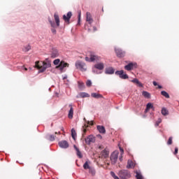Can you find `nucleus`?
I'll return each mask as SVG.
<instances>
[{"label": "nucleus", "instance_id": "obj_37", "mask_svg": "<svg viewBox=\"0 0 179 179\" xmlns=\"http://www.w3.org/2000/svg\"><path fill=\"white\" fill-rule=\"evenodd\" d=\"M54 65H59L61 64V60L59 59H56L53 61Z\"/></svg>", "mask_w": 179, "mask_h": 179}, {"label": "nucleus", "instance_id": "obj_18", "mask_svg": "<svg viewBox=\"0 0 179 179\" xmlns=\"http://www.w3.org/2000/svg\"><path fill=\"white\" fill-rule=\"evenodd\" d=\"M114 72H115V71L113 67H108L105 70V73L106 75H113V73H114Z\"/></svg>", "mask_w": 179, "mask_h": 179}, {"label": "nucleus", "instance_id": "obj_34", "mask_svg": "<svg viewBox=\"0 0 179 179\" xmlns=\"http://www.w3.org/2000/svg\"><path fill=\"white\" fill-rule=\"evenodd\" d=\"M30 50H31V47L29 45L24 46L23 48V51H24L25 52H27V51H30Z\"/></svg>", "mask_w": 179, "mask_h": 179}, {"label": "nucleus", "instance_id": "obj_31", "mask_svg": "<svg viewBox=\"0 0 179 179\" xmlns=\"http://www.w3.org/2000/svg\"><path fill=\"white\" fill-rule=\"evenodd\" d=\"M161 94L164 96V97H166V99H170V95L166 91H162Z\"/></svg>", "mask_w": 179, "mask_h": 179}, {"label": "nucleus", "instance_id": "obj_15", "mask_svg": "<svg viewBox=\"0 0 179 179\" xmlns=\"http://www.w3.org/2000/svg\"><path fill=\"white\" fill-rule=\"evenodd\" d=\"M86 20L90 24L93 23V18L92 17V14L90 12H87L86 13Z\"/></svg>", "mask_w": 179, "mask_h": 179}, {"label": "nucleus", "instance_id": "obj_1", "mask_svg": "<svg viewBox=\"0 0 179 179\" xmlns=\"http://www.w3.org/2000/svg\"><path fill=\"white\" fill-rule=\"evenodd\" d=\"M35 66L37 69H39L40 72H44L45 71V69L51 68V61L48 59H45V60L41 62V64L40 62L37 61L35 62Z\"/></svg>", "mask_w": 179, "mask_h": 179}, {"label": "nucleus", "instance_id": "obj_23", "mask_svg": "<svg viewBox=\"0 0 179 179\" xmlns=\"http://www.w3.org/2000/svg\"><path fill=\"white\" fill-rule=\"evenodd\" d=\"M135 167V164L132 161H128L127 169H134Z\"/></svg>", "mask_w": 179, "mask_h": 179}, {"label": "nucleus", "instance_id": "obj_52", "mask_svg": "<svg viewBox=\"0 0 179 179\" xmlns=\"http://www.w3.org/2000/svg\"><path fill=\"white\" fill-rule=\"evenodd\" d=\"M24 71H27V68L24 67Z\"/></svg>", "mask_w": 179, "mask_h": 179}, {"label": "nucleus", "instance_id": "obj_55", "mask_svg": "<svg viewBox=\"0 0 179 179\" xmlns=\"http://www.w3.org/2000/svg\"><path fill=\"white\" fill-rule=\"evenodd\" d=\"M84 121H86V118H84Z\"/></svg>", "mask_w": 179, "mask_h": 179}, {"label": "nucleus", "instance_id": "obj_27", "mask_svg": "<svg viewBox=\"0 0 179 179\" xmlns=\"http://www.w3.org/2000/svg\"><path fill=\"white\" fill-rule=\"evenodd\" d=\"M80 97L85 99V97H90V95L86 92H81L79 94Z\"/></svg>", "mask_w": 179, "mask_h": 179}, {"label": "nucleus", "instance_id": "obj_35", "mask_svg": "<svg viewBox=\"0 0 179 179\" xmlns=\"http://www.w3.org/2000/svg\"><path fill=\"white\" fill-rule=\"evenodd\" d=\"M136 179H143V176H142V174H141V173L139 172H136Z\"/></svg>", "mask_w": 179, "mask_h": 179}, {"label": "nucleus", "instance_id": "obj_2", "mask_svg": "<svg viewBox=\"0 0 179 179\" xmlns=\"http://www.w3.org/2000/svg\"><path fill=\"white\" fill-rule=\"evenodd\" d=\"M76 67L77 69H80L81 72H86L87 71V67L86 66V64L83 62H77L76 63Z\"/></svg>", "mask_w": 179, "mask_h": 179}, {"label": "nucleus", "instance_id": "obj_5", "mask_svg": "<svg viewBox=\"0 0 179 179\" xmlns=\"http://www.w3.org/2000/svg\"><path fill=\"white\" fill-rule=\"evenodd\" d=\"M69 66V64L66 63L64 61L60 62L59 64L56 66V69H59V71H64V68H68Z\"/></svg>", "mask_w": 179, "mask_h": 179}, {"label": "nucleus", "instance_id": "obj_22", "mask_svg": "<svg viewBox=\"0 0 179 179\" xmlns=\"http://www.w3.org/2000/svg\"><path fill=\"white\" fill-rule=\"evenodd\" d=\"M91 96L94 97V99H103V95L97 93H92Z\"/></svg>", "mask_w": 179, "mask_h": 179}, {"label": "nucleus", "instance_id": "obj_39", "mask_svg": "<svg viewBox=\"0 0 179 179\" xmlns=\"http://www.w3.org/2000/svg\"><path fill=\"white\" fill-rule=\"evenodd\" d=\"M173 144V137H169L167 145H172Z\"/></svg>", "mask_w": 179, "mask_h": 179}, {"label": "nucleus", "instance_id": "obj_12", "mask_svg": "<svg viewBox=\"0 0 179 179\" xmlns=\"http://www.w3.org/2000/svg\"><path fill=\"white\" fill-rule=\"evenodd\" d=\"M59 146L63 149H68L69 148V143H68L67 141H62L59 142Z\"/></svg>", "mask_w": 179, "mask_h": 179}, {"label": "nucleus", "instance_id": "obj_30", "mask_svg": "<svg viewBox=\"0 0 179 179\" xmlns=\"http://www.w3.org/2000/svg\"><path fill=\"white\" fill-rule=\"evenodd\" d=\"M142 94L143 96L145 97V99H150V94L146 91H143L142 92Z\"/></svg>", "mask_w": 179, "mask_h": 179}, {"label": "nucleus", "instance_id": "obj_19", "mask_svg": "<svg viewBox=\"0 0 179 179\" xmlns=\"http://www.w3.org/2000/svg\"><path fill=\"white\" fill-rule=\"evenodd\" d=\"M73 148L76 151V155L78 157H79V159H82V157H83V155H82V152H80V150H79V148H78V147H76V145H73Z\"/></svg>", "mask_w": 179, "mask_h": 179}, {"label": "nucleus", "instance_id": "obj_14", "mask_svg": "<svg viewBox=\"0 0 179 179\" xmlns=\"http://www.w3.org/2000/svg\"><path fill=\"white\" fill-rule=\"evenodd\" d=\"M94 61H100V57L94 55V53L90 54V62H94Z\"/></svg>", "mask_w": 179, "mask_h": 179}, {"label": "nucleus", "instance_id": "obj_26", "mask_svg": "<svg viewBox=\"0 0 179 179\" xmlns=\"http://www.w3.org/2000/svg\"><path fill=\"white\" fill-rule=\"evenodd\" d=\"M46 138L48 139V141H55V136L52 134H48L46 136Z\"/></svg>", "mask_w": 179, "mask_h": 179}, {"label": "nucleus", "instance_id": "obj_9", "mask_svg": "<svg viewBox=\"0 0 179 179\" xmlns=\"http://www.w3.org/2000/svg\"><path fill=\"white\" fill-rule=\"evenodd\" d=\"M136 66H138L136 63L131 62L124 66V69H126V71H132V69H134V68H136Z\"/></svg>", "mask_w": 179, "mask_h": 179}, {"label": "nucleus", "instance_id": "obj_46", "mask_svg": "<svg viewBox=\"0 0 179 179\" xmlns=\"http://www.w3.org/2000/svg\"><path fill=\"white\" fill-rule=\"evenodd\" d=\"M87 125H93V122L87 121Z\"/></svg>", "mask_w": 179, "mask_h": 179}, {"label": "nucleus", "instance_id": "obj_54", "mask_svg": "<svg viewBox=\"0 0 179 179\" xmlns=\"http://www.w3.org/2000/svg\"><path fill=\"white\" fill-rule=\"evenodd\" d=\"M62 131H64V127L62 128Z\"/></svg>", "mask_w": 179, "mask_h": 179}, {"label": "nucleus", "instance_id": "obj_33", "mask_svg": "<svg viewBox=\"0 0 179 179\" xmlns=\"http://www.w3.org/2000/svg\"><path fill=\"white\" fill-rule=\"evenodd\" d=\"M89 173L90 174H91L92 176H96V170L93 168H90L89 169Z\"/></svg>", "mask_w": 179, "mask_h": 179}, {"label": "nucleus", "instance_id": "obj_40", "mask_svg": "<svg viewBox=\"0 0 179 179\" xmlns=\"http://www.w3.org/2000/svg\"><path fill=\"white\" fill-rule=\"evenodd\" d=\"M162 123V119H158V120L155 123V127H159V125H160V124Z\"/></svg>", "mask_w": 179, "mask_h": 179}, {"label": "nucleus", "instance_id": "obj_10", "mask_svg": "<svg viewBox=\"0 0 179 179\" xmlns=\"http://www.w3.org/2000/svg\"><path fill=\"white\" fill-rule=\"evenodd\" d=\"M51 58H57L59 57V52L56 48H52L50 52Z\"/></svg>", "mask_w": 179, "mask_h": 179}, {"label": "nucleus", "instance_id": "obj_44", "mask_svg": "<svg viewBox=\"0 0 179 179\" xmlns=\"http://www.w3.org/2000/svg\"><path fill=\"white\" fill-rule=\"evenodd\" d=\"M173 153H174V155H177V153H178V148L176 147L175 148V152Z\"/></svg>", "mask_w": 179, "mask_h": 179}, {"label": "nucleus", "instance_id": "obj_17", "mask_svg": "<svg viewBox=\"0 0 179 179\" xmlns=\"http://www.w3.org/2000/svg\"><path fill=\"white\" fill-rule=\"evenodd\" d=\"M71 17H72V12L71 11L68 12L67 15H63V19L65 22H69V20H71Z\"/></svg>", "mask_w": 179, "mask_h": 179}, {"label": "nucleus", "instance_id": "obj_49", "mask_svg": "<svg viewBox=\"0 0 179 179\" xmlns=\"http://www.w3.org/2000/svg\"><path fill=\"white\" fill-rule=\"evenodd\" d=\"M57 134H59V135H61V132H55V135H57Z\"/></svg>", "mask_w": 179, "mask_h": 179}, {"label": "nucleus", "instance_id": "obj_38", "mask_svg": "<svg viewBox=\"0 0 179 179\" xmlns=\"http://www.w3.org/2000/svg\"><path fill=\"white\" fill-rule=\"evenodd\" d=\"M120 155H121V157H120V162H122V155H124V149L120 148Z\"/></svg>", "mask_w": 179, "mask_h": 179}, {"label": "nucleus", "instance_id": "obj_16", "mask_svg": "<svg viewBox=\"0 0 179 179\" xmlns=\"http://www.w3.org/2000/svg\"><path fill=\"white\" fill-rule=\"evenodd\" d=\"M69 107L70 108L68 114V117L70 120H72L73 118V107H72V104H69Z\"/></svg>", "mask_w": 179, "mask_h": 179}, {"label": "nucleus", "instance_id": "obj_32", "mask_svg": "<svg viewBox=\"0 0 179 179\" xmlns=\"http://www.w3.org/2000/svg\"><path fill=\"white\" fill-rule=\"evenodd\" d=\"M71 136L74 141L76 139V131H75L74 129H71Z\"/></svg>", "mask_w": 179, "mask_h": 179}, {"label": "nucleus", "instance_id": "obj_6", "mask_svg": "<svg viewBox=\"0 0 179 179\" xmlns=\"http://www.w3.org/2000/svg\"><path fill=\"white\" fill-rule=\"evenodd\" d=\"M96 69H99V71H103L104 69V64L103 63H97L94 65V68L93 69L92 71L94 73H99L96 71Z\"/></svg>", "mask_w": 179, "mask_h": 179}, {"label": "nucleus", "instance_id": "obj_47", "mask_svg": "<svg viewBox=\"0 0 179 179\" xmlns=\"http://www.w3.org/2000/svg\"><path fill=\"white\" fill-rule=\"evenodd\" d=\"M80 23V13L78 14V24Z\"/></svg>", "mask_w": 179, "mask_h": 179}, {"label": "nucleus", "instance_id": "obj_28", "mask_svg": "<svg viewBox=\"0 0 179 179\" xmlns=\"http://www.w3.org/2000/svg\"><path fill=\"white\" fill-rule=\"evenodd\" d=\"M161 113L162 115H169V110L166 108H162Z\"/></svg>", "mask_w": 179, "mask_h": 179}, {"label": "nucleus", "instance_id": "obj_50", "mask_svg": "<svg viewBox=\"0 0 179 179\" xmlns=\"http://www.w3.org/2000/svg\"><path fill=\"white\" fill-rule=\"evenodd\" d=\"M162 86L161 85H158V89H162Z\"/></svg>", "mask_w": 179, "mask_h": 179}, {"label": "nucleus", "instance_id": "obj_51", "mask_svg": "<svg viewBox=\"0 0 179 179\" xmlns=\"http://www.w3.org/2000/svg\"><path fill=\"white\" fill-rule=\"evenodd\" d=\"M94 31H96V30H97V29H96V27H94Z\"/></svg>", "mask_w": 179, "mask_h": 179}, {"label": "nucleus", "instance_id": "obj_36", "mask_svg": "<svg viewBox=\"0 0 179 179\" xmlns=\"http://www.w3.org/2000/svg\"><path fill=\"white\" fill-rule=\"evenodd\" d=\"M83 168L85 170H87L90 169V166H89V162H86L84 164H83Z\"/></svg>", "mask_w": 179, "mask_h": 179}, {"label": "nucleus", "instance_id": "obj_8", "mask_svg": "<svg viewBox=\"0 0 179 179\" xmlns=\"http://www.w3.org/2000/svg\"><path fill=\"white\" fill-rule=\"evenodd\" d=\"M85 141L87 145H90V143H94V142H96V138L92 135H90L85 138Z\"/></svg>", "mask_w": 179, "mask_h": 179}, {"label": "nucleus", "instance_id": "obj_4", "mask_svg": "<svg viewBox=\"0 0 179 179\" xmlns=\"http://www.w3.org/2000/svg\"><path fill=\"white\" fill-rule=\"evenodd\" d=\"M54 17H55V20L56 22V24H55V22H54L51 20H49V22L51 24V27H53V28L59 27V16L58 15V14H55Z\"/></svg>", "mask_w": 179, "mask_h": 179}, {"label": "nucleus", "instance_id": "obj_41", "mask_svg": "<svg viewBox=\"0 0 179 179\" xmlns=\"http://www.w3.org/2000/svg\"><path fill=\"white\" fill-rule=\"evenodd\" d=\"M86 85L88 87H90V86H92V81L90 80H87Z\"/></svg>", "mask_w": 179, "mask_h": 179}, {"label": "nucleus", "instance_id": "obj_11", "mask_svg": "<svg viewBox=\"0 0 179 179\" xmlns=\"http://www.w3.org/2000/svg\"><path fill=\"white\" fill-rule=\"evenodd\" d=\"M115 75H118L120 78V79H128V75L124 74L123 70L121 71H117L115 72Z\"/></svg>", "mask_w": 179, "mask_h": 179}, {"label": "nucleus", "instance_id": "obj_3", "mask_svg": "<svg viewBox=\"0 0 179 179\" xmlns=\"http://www.w3.org/2000/svg\"><path fill=\"white\" fill-rule=\"evenodd\" d=\"M118 176L120 178L122 179H127L131 178V173L127 170H121L118 173Z\"/></svg>", "mask_w": 179, "mask_h": 179}, {"label": "nucleus", "instance_id": "obj_29", "mask_svg": "<svg viewBox=\"0 0 179 179\" xmlns=\"http://www.w3.org/2000/svg\"><path fill=\"white\" fill-rule=\"evenodd\" d=\"M87 127H89L88 125L85 124L83 127V138H84L85 135L86 134V132H87Z\"/></svg>", "mask_w": 179, "mask_h": 179}, {"label": "nucleus", "instance_id": "obj_13", "mask_svg": "<svg viewBox=\"0 0 179 179\" xmlns=\"http://www.w3.org/2000/svg\"><path fill=\"white\" fill-rule=\"evenodd\" d=\"M115 52L117 57L119 58H122L123 57H125V52L122 51L121 49H115Z\"/></svg>", "mask_w": 179, "mask_h": 179}, {"label": "nucleus", "instance_id": "obj_42", "mask_svg": "<svg viewBox=\"0 0 179 179\" xmlns=\"http://www.w3.org/2000/svg\"><path fill=\"white\" fill-rule=\"evenodd\" d=\"M51 31L53 34H57V30L55 29V28H52L51 29Z\"/></svg>", "mask_w": 179, "mask_h": 179}, {"label": "nucleus", "instance_id": "obj_7", "mask_svg": "<svg viewBox=\"0 0 179 179\" xmlns=\"http://www.w3.org/2000/svg\"><path fill=\"white\" fill-rule=\"evenodd\" d=\"M117 160H118V152H113L110 155V161L112 164H115L117 163Z\"/></svg>", "mask_w": 179, "mask_h": 179}, {"label": "nucleus", "instance_id": "obj_53", "mask_svg": "<svg viewBox=\"0 0 179 179\" xmlns=\"http://www.w3.org/2000/svg\"><path fill=\"white\" fill-rule=\"evenodd\" d=\"M99 149H101V145L99 147Z\"/></svg>", "mask_w": 179, "mask_h": 179}, {"label": "nucleus", "instance_id": "obj_45", "mask_svg": "<svg viewBox=\"0 0 179 179\" xmlns=\"http://www.w3.org/2000/svg\"><path fill=\"white\" fill-rule=\"evenodd\" d=\"M85 61H87V62H90V57L89 58L88 57H86Z\"/></svg>", "mask_w": 179, "mask_h": 179}, {"label": "nucleus", "instance_id": "obj_43", "mask_svg": "<svg viewBox=\"0 0 179 179\" xmlns=\"http://www.w3.org/2000/svg\"><path fill=\"white\" fill-rule=\"evenodd\" d=\"M78 85L80 87H83L85 86V84L83 83H78Z\"/></svg>", "mask_w": 179, "mask_h": 179}, {"label": "nucleus", "instance_id": "obj_21", "mask_svg": "<svg viewBox=\"0 0 179 179\" xmlns=\"http://www.w3.org/2000/svg\"><path fill=\"white\" fill-rule=\"evenodd\" d=\"M96 128L100 134H106V128L103 126L99 125Z\"/></svg>", "mask_w": 179, "mask_h": 179}, {"label": "nucleus", "instance_id": "obj_25", "mask_svg": "<svg viewBox=\"0 0 179 179\" xmlns=\"http://www.w3.org/2000/svg\"><path fill=\"white\" fill-rule=\"evenodd\" d=\"M150 108H153V105L151 103H148L146 106V109L145 110V113H148L150 110Z\"/></svg>", "mask_w": 179, "mask_h": 179}, {"label": "nucleus", "instance_id": "obj_48", "mask_svg": "<svg viewBox=\"0 0 179 179\" xmlns=\"http://www.w3.org/2000/svg\"><path fill=\"white\" fill-rule=\"evenodd\" d=\"M154 86H157V83L156 81H153Z\"/></svg>", "mask_w": 179, "mask_h": 179}, {"label": "nucleus", "instance_id": "obj_20", "mask_svg": "<svg viewBox=\"0 0 179 179\" xmlns=\"http://www.w3.org/2000/svg\"><path fill=\"white\" fill-rule=\"evenodd\" d=\"M110 155V152H108V150H103V151H101V156L102 157H104V159H107V157H108V155Z\"/></svg>", "mask_w": 179, "mask_h": 179}, {"label": "nucleus", "instance_id": "obj_24", "mask_svg": "<svg viewBox=\"0 0 179 179\" xmlns=\"http://www.w3.org/2000/svg\"><path fill=\"white\" fill-rule=\"evenodd\" d=\"M131 82L133 83H136V85H138V86H139V87H142V86H143L142 85V83H141V82H139V80H138L137 78H134L131 80Z\"/></svg>", "mask_w": 179, "mask_h": 179}]
</instances>
